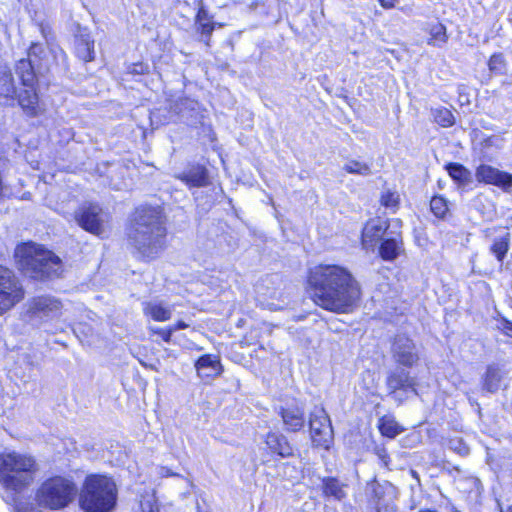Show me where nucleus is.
<instances>
[{"mask_svg":"<svg viewBox=\"0 0 512 512\" xmlns=\"http://www.w3.org/2000/svg\"><path fill=\"white\" fill-rule=\"evenodd\" d=\"M309 284L313 300L320 307L337 313L347 312L359 300L360 285L346 268L318 265L311 270Z\"/></svg>","mask_w":512,"mask_h":512,"instance_id":"1","label":"nucleus"},{"mask_svg":"<svg viewBox=\"0 0 512 512\" xmlns=\"http://www.w3.org/2000/svg\"><path fill=\"white\" fill-rule=\"evenodd\" d=\"M128 243L144 258H154L165 247L166 228L157 208L136 209L128 229Z\"/></svg>","mask_w":512,"mask_h":512,"instance_id":"2","label":"nucleus"},{"mask_svg":"<svg viewBox=\"0 0 512 512\" xmlns=\"http://www.w3.org/2000/svg\"><path fill=\"white\" fill-rule=\"evenodd\" d=\"M15 257L23 273L36 280L55 278L62 272L60 258L40 245L28 243L18 246Z\"/></svg>","mask_w":512,"mask_h":512,"instance_id":"3","label":"nucleus"},{"mask_svg":"<svg viewBox=\"0 0 512 512\" xmlns=\"http://www.w3.org/2000/svg\"><path fill=\"white\" fill-rule=\"evenodd\" d=\"M118 499L115 481L103 475H89L79 492V506L84 512H111Z\"/></svg>","mask_w":512,"mask_h":512,"instance_id":"4","label":"nucleus"},{"mask_svg":"<svg viewBox=\"0 0 512 512\" xmlns=\"http://www.w3.org/2000/svg\"><path fill=\"white\" fill-rule=\"evenodd\" d=\"M38 466L33 457L9 452L0 455V482L9 490L20 492L34 481Z\"/></svg>","mask_w":512,"mask_h":512,"instance_id":"5","label":"nucleus"},{"mask_svg":"<svg viewBox=\"0 0 512 512\" xmlns=\"http://www.w3.org/2000/svg\"><path fill=\"white\" fill-rule=\"evenodd\" d=\"M77 493L75 483L62 476L45 480L37 489L35 500L39 507L60 510L68 506Z\"/></svg>","mask_w":512,"mask_h":512,"instance_id":"6","label":"nucleus"},{"mask_svg":"<svg viewBox=\"0 0 512 512\" xmlns=\"http://www.w3.org/2000/svg\"><path fill=\"white\" fill-rule=\"evenodd\" d=\"M15 72L20 79L25 90L18 94L19 105L28 115L36 114L38 96L35 92L36 74L34 67L29 59H20L15 66Z\"/></svg>","mask_w":512,"mask_h":512,"instance_id":"7","label":"nucleus"},{"mask_svg":"<svg viewBox=\"0 0 512 512\" xmlns=\"http://www.w3.org/2000/svg\"><path fill=\"white\" fill-rule=\"evenodd\" d=\"M24 297V290L14 273L0 265V314L10 310Z\"/></svg>","mask_w":512,"mask_h":512,"instance_id":"8","label":"nucleus"},{"mask_svg":"<svg viewBox=\"0 0 512 512\" xmlns=\"http://www.w3.org/2000/svg\"><path fill=\"white\" fill-rule=\"evenodd\" d=\"M108 218V213L96 204L84 205L75 212L79 226L100 237L106 232Z\"/></svg>","mask_w":512,"mask_h":512,"instance_id":"9","label":"nucleus"},{"mask_svg":"<svg viewBox=\"0 0 512 512\" xmlns=\"http://www.w3.org/2000/svg\"><path fill=\"white\" fill-rule=\"evenodd\" d=\"M385 384L389 395H393L394 399L401 404L404 400L401 393L412 392L417 395V379L410 375L404 367H396L389 370L386 375Z\"/></svg>","mask_w":512,"mask_h":512,"instance_id":"10","label":"nucleus"},{"mask_svg":"<svg viewBox=\"0 0 512 512\" xmlns=\"http://www.w3.org/2000/svg\"><path fill=\"white\" fill-rule=\"evenodd\" d=\"M312 441L316 446L328 449L333 439L330 418L323 407H314L309 417Z\"/></svg>","mask_w":512,"mask_h":512,"instance_id":"11","label":"nucleus"},{"mask_svg":"<svg viewBox=\"0 0 512 512\" xmlns=\"http://www.w3.org/2000/svg\"><path fill=\"white\" fill-rule=\"evenodd\" d=\"M27 306V317L30 321H45L57 317L62 309L61 302L50 295L33 297Z\"/></svg>","mask_w":512,"mask_h":512,"instance_id":"12","label":"nucleus"},{"mask_svg":"<svg viewBox=\"0 0 512 512\" xmlns=\"http://www.w3.org/2000/svg\"><path fill=\"white\" fill-rule=\"evenodd\" d=\"M392 356L396 363L407 368L412 367L419 360L415 343L404 334L395 337L392 344Z\"/></svg>","mask_w":512,"mask_h":512,"instance_id":"13","label":"nucleus"},{"mask_svg":"<svg viewBox=\"0 0 512 512\" xmlns=\"http://www.w3.org/2000/svg\"><path fill=\"white\" fill-rule=\"evenodd\" d=\"M401 221L396 219L390 223H387L380 218L369 220L363 228L362 231V242L363 245L368 246L372 245L373 242L378 241L380 239L383 240L387 235H389L391 230L400 229Z\"/></svg>","mask_w":512,"mask_h":512,"instance_id":"14","label":"nucleus"},{"mask_svg":"<svg viewBox=\"0 0 512 512\" xmlns=\"http://www.w3.org/2000/svg\"><path fill=\"white\" fill-rule=\"evenodd\" d=\"M475 176L479 182L495 185L506 192L512 188V174L500 171L490 165L478 166Z\"/></svg>","mask_w":512,"mask_h":512,"instance_id":"15","label":"nucleus"},{"mask_svg":"<svg viewBox=\"0 0 512 512\" xmlns=\"http://www.w3.org/2000/svg\"><path fill=\"white\" fill-rule=\"evenodd\" d=\"M197 105L198 103L194 100H191L189 98H181L171 105L170 113H172V115L169 118H165L164 120H162L160 118L161 111L158 110L157 112L151 113L150 119L152 123H154V121L156 120L157 125L166 124L174 120L173 116H178L181 119L188 120L190 117H192V112L196 109Z\"/></svg>","mask_w":512,"mask_h":512,"instance_id":"16","label":"nucleus"},{"mask_svg":"<svg viewBox=\"0 0 512 512\" xmlns=\"http://www.w3.org/2000/svg\"><path fill=\"white\" fill-rule=\"evenodd\" d=\"M278 415L287 432H298L305 426V412L299 405L281 406Z\"/></svg>","mask_w":512,"mask_h":512,"instance_id":"17","label":"nucleus"},{"mask_svg":"<svg viewBox=\"0 0 512 512\" xmlns=\"http://www.w3.org/2000/svg\"><path fill=\"white\" fill-rule=\"evenodd\" d=\"M403 251V240L400 229L391 230L389 235L383 238L379 247V254L385 261L395 260Z\"/></svg>","mask_w":512,"mask_h":512,"instance_id":"18","label":"nucleus"},{"mask_svg":"<svg viewBox=\"0 0 512 512\" xmlns=\"http://www.w3.org/2000/svg\"><path fill=\"white\" fill-rule=\"evenodd\" d=\"M189 188L205 187L210 183L208 170L199 164L191 165L176 176Z\"/></svg>","mask_w":512,"mask_h":512,"instance_id":"19","label":"nucleus"},{"mask_svg":"<svg viewBox=\"0 0 512 512\" xmlns=\"http://www.w3.org/2000/svg\"><path fill=\"white\" fill-rule=\"evenodd\" d=\"M197 374L202 379H212L222 371L220 361L212 355L201 356L195 364Z\"/></svg>","mask_w":512,"mask_h":512,"instance_id":"20","label":"nucleus"},{"mask_svg":"<svg viewBox=\"0 0 512 512\" xmlns=\"http://www.w3.org/2000/svg\"><path fill=\"white\" fill-rule=\"evenodd\" d=\"M76 56L84 62L93 61L94 56V39L89 33L80 32L75 36L74 41Z\"/></svg>","mask_w":512,"mask_h":512,"instance_id":"21","label":"nucleus"},{"mask_svg":"<svg viewBox=\"0 0 512 512\" xmlns=\"http://www.w3.org/2000/svg\"><path fill=\"white\" fill-rule=\"evenodd\" d=\"M322 493L326 498H333L335 501H343L347 497L345 488L347 484L341 482L336 477H323Z\"/></svg>","mask_w":512,"mask_h":512,"instance_id":"22","label":"nucleus"},{"mask_svg":"<svg viewBox=\"0 0 512 512\" xmlns=\"http://www.w3.org/2000/svg\"><path fill=\"white\" fill-rule=\"evenodd\" d=\"M265 442L268 448L279 456L285 458L293 454V448L288 442L286 436L276 432H269L266 435Z\"/></svg>","mask_w":512,"mask_h":512,"instance_id":"23","label":"nucleus"},{"mask_svg":"<svg viewBox=\"0 0 512 512\" xmlns=\"http://www.w3.org/2000/svg\"><path fill=\"white\" fill-rule=\"evenodd\" d=\"M504 371L497 365H489L483 378V389L489 393L497 392L502 385Z\"/></svg>","mask_w":512,"mask_h":512,"instance_id":"24","label":"nucleus"},{"mask_svg":"<svg viewBox=\"0 0 512 512\" xmlns=\"http://www.w3.org/2000/svg\"><path fill=\"white\" fill-rule=\"evenodd\" d=\"M378 427L381 434L389 438H394L404 431V428L391 415L381 417Z\"/></svg>","mask_w":512,"mask_h":512,"instance_id":"25","label":"nucleus"},{"mask_svg":"<svg viewBox=\"0 0 512 512\" xmlns=\"http://www.w3.org/2000/svg\"><path fill=\"white\" fill-rule=\"evenodd\" d=\"M449 176L461 185H468L472 182L471 172L459 163H449L446 165Z\"/></svg>","mask_w":512,"mask_h":512,"instance_id":"26","label":"nucleus"},{"mask_svg":"<svg viewBox=\"0 0 512 512\" xmlns=\"http://www.w3.org/2000/svg\"><path fill=\"white\" fill-rule=\"evenodd\" d=\"M16 94L12 73L7 67L0 68V96L13 97Z\"/></svg>","mask_w":512,"mask_h":512,"instance_id":"27","label":"nucleus"},{"mask_svg":"<svg viewBox=\"0 0 512 512\" xmlns=\"http://www.w3.org/2000/svg\"><path fill=\"white\" fill-rule=\"evenodd\" d=\"M144 312L156 321H166L171 317V311L160 303H147Z\"/></svg>","mask_w":512,"mask_h":512,"instance_id":"28","label":"nucleus"},{"mask_svg":"<svg viewBox=\"0 0 512 512\" xmlns=\"http://www.w3.org/2000/svg\"><path fill=\"white\" fill-rule=\"evenodd\" d=\"M488 67L492 74L501 76L507 73L508 64L502 53H495L490 57Z\"/></svg>","mask_w":512,"mask_h":512,"instance_id":"29","label":"nucleus"},{"mask_svg":"<svg viewBox=\"0 0 512 512\" xmlns=\"http://www.w3.org/2000/svg\"><path fill=\"white\" fill-rule=\"evenodd\" d=\"M509 250V234L494 239L490 251L495 255L499 262H503L507 252Z\"/></svg>","mask_w":512,"mask_h":512,"instance_id":"30","label":"nucleus"},{"mask_svg":"<svg viewBox=\"0 0 512 512\" xmlns=\"http://www.w3.org/2000/svg\"><path fill=\"white\" fill-rule=\"evenodd\" d=\"M431 212L439 219H446L449 215L447 200L442 196H434L430 201Z\"/></svg>","mask_w":512,"mask_h":512,"instance_id":"31","label":"nucleus"},{"mask_svg":"<svg viewBox=\"0 0 512 512\" xmlns=\"http://www.w3.org/2000/svg\"><path fill=\"white\" fill-rule=\"evenodd\" d=\"M343 169L347 173L358 174L362 176H367L371 173V169L368 164L357 160H349L348 162L345 163Z\"/></svg>","mask_w":512,"mask_h":512,"instance_id":"32","label":"nucleus"},{"mask_svg":"<svg viewBox=\"0 0 512 512\" xmlns=\"http://www.w3.org/2000/svg\"><path fill=\"white\" fill-rule=\"evenodd\" d=\"M433 117L436 123L442 127H450L454 124V116L447 108L433 110Z\"/></svg>","mask_w":512,"mask_h":512,"instance_id":"33","label":"nucleus"},{"mask_svg":"<svg viewBox=\"0 0 512 512\" xmlns=\"http://www.w3.org/2000/svg\"><path fill=\"white\" fill-rule=\"evenodd\" d=\"M380 201L385 208L395 211L399 205V194L390 190L384 191Z\"/></svg>","mask_w":512,"mask_h":512,"instance_id":"34","label":"nucleus"},{"mask_svg":"<svg viewBox=\"0 0 512 512\" xmlns=\"http://www.w3.org/2000/svg\"><path fill=\"white\" fill-rule=\"evenodd\" d=\"M214 28V22H208L206 24L196 26L197 32L200 33L199 40L204 42L206 46H210V37Z\"/></svg>","mask_w":512,"mask_h":512,"instance_id":"35","label":"nucleus"},{"mask_svg":"<svg viewBox=\"0 0 512 512\" xmlns=\"http://www.w3.org/2000/svg\"><path fill=\"white\" fill-rule=\"evenodd\" d=\"M431 39L436 43H445L447 40L446 29L442 24L434 25L431 28Z\"/></svg>","mask_w":512,"mask_h":512,"instance_id":"36","label":"nucleus"},{"mask_svg":"<svg viewBox=\"0 0 512 512\" xmlns=\"http://www.w3.org/2000/svg\"><path fill=\"white\" fill-rule=\"evenodd\" d=\"M44 53V48L41 44L33 43L28 52L29 60H31V63H33L32 57L40 58L41 55ZM34 66V64H32Z\"/></svg>","mask_w":512,"mask_h":512,"instance_id":"37","label":"nucleus"},{"mask_svg":"<svg viewBox=\"0 0 512 512\" xmlns=\"http://www.w3.org/2000/svg\"><path fill=\"white\" fill-rule=\"evenodd\" d=\"M208 22H212L209 14H208V11L206 9H204L203 7H201L196 15L195 25L198 26V25L206 24Z\"/></svg>","mask_w":512,"mask_h":512,"instance_id":"38","label":"nucleus"},{"mask_svg":"<svg viewBox=\"0 0 512 512\" xmlns=\"http://www.w3.org/2000/svg\"><path fill=\"white\" fill-rule=\"evenodd\" d=\"M499 328L502 330L504 334L509 337H512V322L503 318L499 321Z\"/></svg>","mask_w":512,"mask_h":512,"instance_id":"39","label":"nucleus"},{"mask_svg":"<svg viewBox=\"0 0 512 512\" xmlns=\"http://www.w3.org/2000/svg\"><path fill=\"white\" fill-rule=\"evenodd\" d=\"M376 455L378 456V458L383 462L384 466L385 467H388V464H389V455L387 453V450L383 447H377L376 450Z\"/></svg>","mask_w":512,"mask_h":512,"instance_id":"40","label":"nucleus"},{"mask_svg":"<svg viewBox=\"0 0 512 512\" xmlns=\"http://www.w3.org/2000/svg\"><path fill=\"white\" fill-rule=\"evenodd\" d=\"M152 331L154 333L159 334L161 336V338L165 342H169L171 340V336H172V333H173V329H171V328H169V329H157V330L152 329Z\"/></svg>","mask_w":512,"mask_h":512,"instance_id":"41","label":"nucleus"},{"mask_svg":"<svg viewBox=\"0 0 512 512\" xmlns=\"http://www.w3.org/2000/svg\"><path fill=\"white\" fill-rule=\"evenodd\" d=\"M147 69V66H145L143 63H137L133 65L132 73L135 74H143Z\"/></svg>","mask_w":512,"mask_h":512,"instance_id":"42","label":"nucleus"},{"mask_svg":"<svg viewBox=\"0 0 512 512\" xmlns=\"http://www.w3.org/2000/svg\"><path fill=\"white\" fill-rule=\"evenodd\" d=\"M380 5L385 8V9H390L392 7H394L395 5V2L397 0H378Z\"/></svg>","mask_w":512,"mask_h":512,"instance_id":"43","label":"nucleus"},{"mask_svg":"<svg viewBox=\"0 0 512 512\" xmlns=\"http://www.w3.org/2000/svg\"><path fill=\"white\" fill-rule=\"evenodd\" d=\"M187 327V324H185L183 321H179L176 325L170 327L174 331L185 329Z\"/></svg>","mask_w":512,"mask_h":512,"instance_id":"44","label":"nucleus"},{"mask_svg":"<svg viewBox=\"0 0 512 512\" xmlns=\"http://www.w3.org/2000/svg\"><path fill=\"white\" fill-rule=\"evenodd\" d=\"M55 53V58L58 57V54L61 56L62 60H63V63L66 64V60H67V55L66 53L62 50V49H58V53L56 51H54Z\"/></svg>","mask_w":512,"mask_h":512,"instance_id":"45","label":"nucleus"},{"mask_svg":"<svg viewBox=\"0 0 512 512\" xmlns=\"http://www.w3.org/2000/svg\"><path fill=\"white\" fill-rule=\"evenodd\" d=\"M458 451L460 454H466V453H468V447H466V446H463L462 448L458 447Z\"/></svg>","mask_w":512,"mask_h":512,"instance_id":"46","label":"nucleus"},{"mask_svg":"<svg viewBox=\"0 0 512 512\" xmlns=\"http://www.w3.org/2000/svg\"><path fill=\"white\" fill-rule=\"evenodd\" d=\"M411 475L413 478L419 481V475L415 470H411Z\"/></svg>","mask_w":512,"mask_h":512,"instance_id":"47","label":"nucleus"},{"mask_svg":"<svg viewBox=\"0 0 512 512\" xmlns=\"http://www.w3.org/2000/svg\"><path fill=\"white\" fill-rule=\"evenodd\" d=\"M143 512H158V511H155V510L150 506L148 510H143Z\"/></svg>","mask_w":512,"mask_h":512,"instance_id":"48","label":"nucleus"},{"mask_svg":"<svg viewBox=\"0 0 512 512\" xmlns=\"http://www.w3.org/2000/svg\"><path fill=\"white\" fill-rule=\"evenodd\" d=\"M473 483L477 486L480 485V481L478 479H473Z\"/></svg>","mask_w":512,"mask_h":512,"instance_id":"49","label":"nucleus"},{"mask_svg":"<svg viewBox=\"0 0 512 512\" xmlns=\"http://www.w3.org/2000/svg\"><path fill=\"white\" fill-rule=\"evenodd\" d=\"M166 476H169V475H173L172 473H170L168 470L166 471Z\"/></svg>","mask_w":512,"mask_h":512,"instance_id":"50","label":"nucleus"},{"mask_svg":"<svg viewBox=\"0 0 512 512\" xmlns=\"http://www.w3.org/2000/svg\"><path fill=\"white\" fill-rule=\"evenodd\" d=\"M507 512H512V507H510Z\"/></svg>","mask_w":512,"mask_h":512,"instance_id":"51","label":"nucleus"}]
</instances>
